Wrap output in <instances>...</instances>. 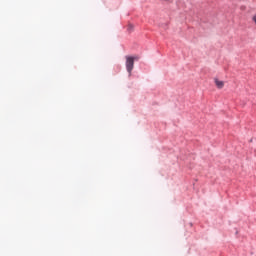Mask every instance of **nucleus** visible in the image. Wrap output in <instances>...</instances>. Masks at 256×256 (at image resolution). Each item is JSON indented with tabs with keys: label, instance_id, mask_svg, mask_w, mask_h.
<instances>
[{
	"label": "nucleus",
	"instance_id": "1",
	"mask_svg": "<svg viewBox=\"0 0 256 256\" xmlns=\"http://www.w3.org/2000/svg\"><path fill=\"white\" fill-rule=\"evenodd\" d=\"M126 71L131 77V73H133V69L135 67V61H139V57L126 56Z\"/></svg>",
	"mask_w": 256,
	"mask_h": 256
},
{
	"label": "nucleus",
	"instance_id": "2",
	"mask_svg": "<svg viewBox=\"0 0 256 256\" xmlns=\"http://www.w3.org/2000/svg\"><path fill=\"white\" fill-rule=\"evenodd\" d=\"M214 83H215L217 89H223V87H225V82L221 81L217 78L214 79Z\"/></svg>",
	"mask_w": 256,
	"mask_h": 256
},
{
	"label": "nucleus",
	"instance_id": "3",
	"mask_svg": "<svg viewBox=\"0 0 256 256\" xmlns=\"http://www.w3.org/2000/svg\"><path fill=\"white\" fill-rule=\"evenodd\" d=\"M129 27H130V29H133V26L130 25Z\"/></svg>",
	"mask_w": 256,
	"mask_h": 256
}]
</instances>
